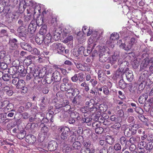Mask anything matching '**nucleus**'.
<instances>
[{"instance_id": "19", "label": "nucleus", "mask_w": 153, "mask_h": 153, "mask_svg": "<svg viewBox=\"0 0 153 153\" xmlns=\"http://www.w3.org/2000/svg\"><path fill=\"white\" fill-rule=\"evenodd\" d=\"M140 140V138L137 136H133L131 137L128 141L131 144L138 143Z\"/></svg>"}, {"instance_id": "23", "label": "nucleus", "mask_w": 153, "mask_h": 153, "mask_svg": "<svg viewBox=\"0 0 153 153\" xmlns=\"http://www.w3.org/2000/svg\"><path fill=\"white\" fill-rule=\"evenodd\" d=\"M35 40L38 45H40L44 43L43 36L42 35H37Z\"/></svg>"}, {"instance_id": "32", "label": "nucleus", "mask_w": 153, "mask_h": 153, "mask_svg": "<svg viewBox=\"0 0 153 153\" xmlns=\"http://www.w3.org/2000/svg\"><path fill=\"white\" fill-rule=\"evenodd\" d=\"M46 28L47 26L46 25H42L39 30V34L38 35L44 36L47 32Z\"/></svg>"}, {"instance_id": "20", "label": "nucleus", "mask_w": 153, "mask_h": 153, "mask_svg": "<svg viewBox=\"0 0 153 153\" xmlns=\"http://www.w3.org/2000/svg\"><path fill=\"white\" fill-rule=\"evenodd\" d=\"M125 72L127 80L129 82H131L134 78L132 71L130 70L127 71Z\"/></svg>"}, {"instance_id": "4", "label": "nucleus", "mask_w": 153, "mask_h": 153, "mask_svg": "<svg viewBox=\"0 0 153 153\" xmlns=\"http://www.w3.org/2000/svg\"><path fill=\"white\" fill-rule=\"evenodd\" d=\"M79 94V91L77 88L72 87L66 91L65 95L68 98H71L73 96Z\"/></svg>"}, {"instance_id": "35", "label": "nucleus", "mask_w": 153, "mask_h": 153, "mask_svg": "<svg viewBox=\"0 0 153 153\" xmlns=\"http://www.w3.org/2000/svg\"><path fill=\"white\" fill-rule=\"evenodd\" d=\"M43 18L42 17L39 16L37 17L36 21V26H40L42 25L43 23Z\"/></svg>"}, {"instance_id": "37", "label": "nucleus", "mask_w": 153, "mask_h": 153, "mask_svg": "<svg viewBox=\"0 0 153 153\" xmlns=\"http://www.w3.org/2000/svg\"><path fill=\"white\" fill-rule=\"evenodd\" d=\"M28 35V31L27 29L25 27V29H23L22 31H21V32L19 33V36L20 38L24 37L26 36V35Z\"/></svg>"}, {"instance_id": "28", "label": "nucleus", "mask_w": 153, "mask_h": 153, "mask_svg": "<svg viewBox=\"0 0 153 153\" xmlns=\"http://www.w3.org/2000/svg\"><path fill=\"white\" fill-rule=\"evenodd\" d=\"M115 141L114 138L111 136L107 135L106 137V141L108 144L110 145L113 144Z\"/></svg>"}, {"instance_id": "11", "label": "nucleus", "mask_w": 153, "mask_h": 153, "mask_svg": "<svg viewBox=\"0 0 153 153\" xmlns=\"http://www.w3.org/2000/svg\"><path fill=\"white\" fill-rule=\"evenodd\" d=\"M36 137L32 134L27 135L25 138V141L30 144H33L36 141Z\"/></svg>"}, {"instance_id": "29", "label": "nucleus", "mask_w": 153, "mask_h": 153, "mask_svg": "<svg viewBox=\"0 0 153 153\" xmlns=\"http://www.w3.org/2000/svg\"><path fill=\"white\" fill-rule=\"evenodd\" d=\"M68 102L67 101H65L64 102V105L62 110L64 111V112H68L70 111L69 110L71 109V106L69 105Z\"/></svg>"}, {"instance_id": "54", "label": "nucleus", "mask_w": 153, "mask_h": 153, "mask_svg": "<svg viewBox=\"0 0 153 153\" xmlns=\"http://www.w3.org/2000/svg\"><path fill=\"white\" fill-rule=\"evenodd\" d=\"M85 48L82 46H80L78 48L77 52H76V53L75 54V55H76V56H78L79 54L82 53L83 52V51Z\"/></svg>"}, {"instance_id": "25", "label": "nucleus", "mask_w": 153, "mask_h": 153, "mask_svg": "<svg viewBox=\"0 0 153 153\" xmlns=\"http://www.w3.org/2000/svg\"><path fill=\"white\" fill-rule=\"evenodd\" d=\"M145 149L149 152H153V141L148 143L145 146Z\"/></svg>"}, {"instance_id": "34", "label": "nucleus", "mask_w": 153, "mask_h": 153, "mask_svg": "<svg viewBox=\"0 0 153 153\" xmlns=\"http://www.w3.org/2000/svg\"><path fill=\"white\" fill-rule=\"evenodd\" d=\"M26 131L24 130H21L17 135V137L20 139H23L26 135Z\"/></svg>"}, {"instance_id": "9", "label": "nucleus", "mask_w": 153, "mask_h": 153, "mask_svg": "<svg viewBox=\"0 0 153 153\" xmlns=\"http://www.w3.org/2000/svg\"><path fill=\"white\" fill-rule=\"evenodd\" d=\"M148 73V71H145L141 74L138 81V83L142 82L144 84H146Z\"/></svg>"}, {"instance_id": "61", "label": "nucleus", "mask_w": 153, "mask_h": 153, "mask_svg": "<svg viewBox=\"0 0 153 153\" xmlns=\"http://www.w3.org/2000/svg\"><path fill=\"white\" fill-rule=\"evenodd\" d=\"M103 131V129L102 127L96 128L95 131L96 133L99 134H101Z\"/></svg>"}, {"instance_id": "8", "label": "nucleus", "mask_w": 153, "mask_h": 153, "mask_svg": "<svg viewBox=\"0 0 153 153\" xmlns=\"http://www.w3.org/2000/svg\"><path fill=\"white\" fill-rule=\"evenodd\" d=\"M25 81L23 80L20 79L16 87L17 88L20 89L22 90L21 93L25 94L27 91V88L25 86Z\"/></svg>"}, {"instance_id": "59", "label": "nucleus", "mask_w": 153, "mask_h": 153, "mask_svg": "<svg viewBox=\"0 0 153 153\" xmlns=\"http://www.w3.org/2000/svg\"><path fill=\"white\" fill-rule=\"evenodd\" d=\"M48 131V128L46 126H44L41 129L42 132L44 134V136H45V135H46Z\"/></svg>"}, {"instance_id": "45", "label": "nucleus", "mask_w": 153, "mask_h": 153, "mask_svg": "<svg viewBox=\"0 0 153 153\" xmlns=\"http://www.w3.org/2000/svg\"><path fill=\"white\" fill-rule=\"evenodd\" d=\"M26 6L24 1H21L20 2L19 9L22 11H24L26 8Z\"/></svg>"}, {"instance_id": "53", "label": "nucleus", "mask_w": 153, "mask_h": 153, "mask_svg": "<svg viewBox=\"0 0 153 153\" xmlns=\"http://www.w3.org/2000/svg\"><path fill=\"white\" fill-rule=\"evenodd\" d=\"M128 141L126 140V138L124 136L121 137L120 138V142L122 145H126Z\"/></svg>"}, {"instance_id": "40", "label": "nucleus", "mask_w": 153, "mask_h": 153, "mask_svg": "<svg viewBox=\"0 0 153 153\" xmlns=\"http://www.w3.org/2000/svg\"><path fill=\"white\" fill-rule=\"evenodd\" d=\"M17 69L16 68H11L9 70V72L12 75V77H13V75L16 76V75H18V76H19V73L17 72Z\"/></svg>"}, {"instance_id": "58", "label": "nucleus", "mask_w": 153, "mask_h": 153, "mask_svg": "<svg viewBox=\"0 0 153 153\" xmlns=\"http://www.w3.org/2000/svg\"><path fill=\"white\" fill-rule=\"evenodd\" d=\"M147 98V97L146 95L144 94L142 95L139 98V102L141 103H143V101H145L146 100Z\"/></svg>"}, {"instance_id": "55", "label": "nucleus", "mask_w": 153, "mask_h": 153, "mask_svg": "<svg viewBox=\"0 0 153 153\" xmlns=\"http://www.w3.org/2000/svg\"><path fill=\"white\" fill-rule=\"evenodd\" d=\"M105 105L104 104H100L97 108L98 111L100 112H103L105 111L106 110V108H104L105 107Z\"/></svg>"}, {"instance_id": "2", "label": "nucleus", "mask_w": 153, "mask_h": 153, "mask_svg": "<svg viewBox=\"0 0 153 153\" xmlns=\"http://www.w3.org/2000/svg\"><path fill=\"white\" fill-rule=\"evenodd\" d=\"M58 131L59 133H61L60 137L62 142L67 141L70 131L69 128L66 126H61L58 128Z\"/></svg>"}, {"instance_id": "39", "label": "nucleus", "mask_w": 153, "mask_h": 153, "mask_svg": "<svg viewBox=\"0 0 153 153\" xmlns=\"http://www.w3.org/2000/svg\"><path fill=\"white\" fill-rule=\"evenodd\" d=\"M80 143L79 142L75 141H74L72 144L71 149L72 150L77 149L80 148Z\"/></svg>"}, {"instance_id": "41", "label": "nucleus", "mask_w": 153, "mask_h": 153, "mask_svg": "<svg viewBox=\"0 0 153 153\" xmlns=\"http://www.w3.org/2000/svg\"><path fill=\"white\" fill-rule=\"evenodd\" d=\"M124 134L126 136L130 137L132 135L130 128L128 127L126 128L124 131Z\"/></svg>"}, {"instance_id": "42", "label": "nucleus", "mask_w": 153, "mask_h": 153, "mask_svg": "<svg viewBox=\"0 0 153 153\" xmlns=\"http://www.w3.org/2000/svg\"><path fill=\"white\" fill-rule=\"evenodd\" d=\"M91 120V119L89 116L85 117L84 115V117H82V119L81 120V122L82 123H89Z\"/></svg>"}, {"instance_id": "43", "label": "nucleus", "mask_w": 153, "mask_h": 153, "mask_svg": "<svg viewBox=\"0 0 153 153\" xmlns=\"http://www.w3.org/2000/svg\"><path fill=\"white\" fill-rule=\"evenodd\" d=\"M38 75H35V74L36 73H35L34 74H33V76L35 77H38L39 78H42L46 74L45 72H42L41 71V72H37V73Z\"/></svg>"}, {"instance_id": "12", "label": "nucleus", "mask_w": 153, "mask_h": 153, "mask_svg": "<svg viewBox=\"0 0 153 153\" xmlns=\"http://www.w3.org/2000/svg\"><path fill=\"white\" fill-rule=\"evenodd\" d=\"M72 86V84L68 83L67 84L61 83L60 85V89L61 91H66L68 90Z\"/></svg>"}, {"instance_id": "7", "label": "nucleus", "mask_w": 153, "mask_h": 153, "mask_svg": "<svg viewBox=\"0 0 153 153\" xmlns=\"http://www.w3.org/2000/svg\"><path fill=\"white\" fill-rule=\"evenodd\" d=\"M36 27L35 20H32L29 24L27 29V30L28 31V35L30 37H31L33 36Z\"/></svg>"}, {"instance_id": "3", "label": "nucleus", "mask_w": 153, "mask_h": 153, "mask_svg": "<svg viewBox=\"0 0 153 153\" xmlns=\"http://www.w3.org/2000/svg\"><path fill=\"white\" fill-rule=\"evenodd\" d=\"M150 63H153V58H149L146 57L144 58L140 65V70L141 71L146 70L148 68Z\"/></svg>"}, {"instance_id": "44", "label": "nucleus", "mask_w": 153, "mask_h": 153, "mask_svg": "<svg viewBox=\"0 0 153 153\" xmlns=\"http://www.w3.org/2000/svg\"><path fill=\"white\" fill-rule=\"evenodd\" d=\"M70 112V111H69L68 112H64L62 114L60 117L61 118L63 119V120H66L68 117L70 115L69 112Z\"/></svg>"}, {"instance_id": "24", "label": "nucleus", "mask_w": 153, "mask_h": 153, "mask_svg": "<svg viewBox=\"0 0 153 153\" xmlns=\"http://www.w3.org/2000/svg\"><path fill=\"white\" fill-rule=\"evenodd\" d=\"M96 37V36H93L92 35L88 40V44L89 45H91L90 47L92 46V48H94L96 45V44L94 43L95 40L94 39Z\"/></svg>"}, {"instance_id": "31", "label": "nucleus", "mask_w": 153, "mask_h": 153, "mask_svg": "<svg viewBox=\"0 0 153 153\" xmlns=\"http://www.w3.org/2000/svg\"><path fill=\"white\" fill-rule=\"evenodd\" d=\"M120 37L119 33L114 32L112 33L110 36V41H114L118 39Z\"/></svg>"}, {"instance_id": "5", "label": "nucleus", "mask_w": 153, "mask_h": 153, "mask_svg": "<svg viewBox=\"0 0 153 153\" xmlns=\"http://www.w3.org/2000/svg\"><path fill=\"white\" fill-rule=\"evenodd\" d=\"M120 52L119 51H116L114 55L111 57L110 62L113 65V67L116 68L117 67L118 60L119 59H122L119 55Z\"/></svg>"}, {"instance_id": "15", "label": "nucleus", "mask_w": 153, "mask_h": 153, "mask_svg": "<svg viewBox=\"0 0 153 153\" xmlns=\"http://www.w3.org/2000/svg\"><path fill=\"white\" fill-rule=\"evenodd\" d=\"M67 141L65 142H61V145L63 146L62 150L63 152H68L72 150L70 146H68L66 143Z\"/></svg>"}, {"instance_id": "48", "label": "nucleus", "mask_w": 153, "mask_h": 153, "mask_svg": "<svg viewBox=\"0 0 153 153\" xmlns=\"http://www.w3.org/2000/svg\"><path fill=\"white\" fill-rule=\"evenodd\" d=\"M24 1L27 6L33 7L34 4H35L36 3L33 2L32 0H25Z\"/></svg>"}, {"instance_id": "33", "label": "nucleus", "mask_w": 153, "mask_h": 153, "mask_svg": "<svg viewBox=\"0 0 153 153\" xmlns=\"http://www.w3.org/2000/svg\"><path fill=\"white\" fill-rule=\"evenodd\" d=\"M61 46V43L56 42L53 43L51 46V49L53 51L56 52L58 48Z\"/></svg>"}, {"instance_id": "10", "label": "nucleus", "mask_w": 153, "mask_h": 153, "mask_svg": "<svg viewBox=\"0 0 153 153\" xmlns=\"http://www.w3.org/2000/svg\"><path fill=\"white\" fill-rule=\"evenodd\" d=\"M58 146V144L56 141L54 140H52L49 143L48 148L49 150L53 151L56 149Z\"/></svg>"}, {"instance_id": "16", "label": "nucleus", "mask_w": 153, "mask_h": 153, "mask_svg": "<svg viewBox=\"0 0 153 153\" xmlns=\"http://www.w3.org/2000/svg\"><path fill=\"white\" fill-rule=\"evenodd\" d=\"M17 40L15 39H14L10 41L9 45L10 49L15 50L17 48Z\"/></svg>"}, {"instance_id": "51", "label": "nucleus", "mask_w": 153, "mask_h": 153, "mask_svg": "<svg viewBox=\"0 0 153 153\" xmlns=\"http://www.w3.org/2000/svg\"><path fill=\"white\" fill-rule=\"evenodd\" d=\"M126 85L127 84L126 83L123 79H122L120 80L119 83V86L120 88L124 89L126 87Z\"/></svg>"}, {"instance_id": "1", "label": "nucleus", "mask_w": 153, "mask_h": 153, "mask_svg": "<svg viewBox=\"0 0 153 153\" xmlns=\"http://www.w3.org/2000/svg\"><path fill=\"white\" fill-rule=\"evenodd\" d=\"M137 40L136 39L132 38L126 44L122 43L121 40L118 41L117 44L120 48L124 49L126 51H128L130 50L133 46L137 45Z\"/></svg>"}, {"instance_id": "14", "label": "nucleus", "mask_w": 153, "mask_h": 153, "mask_svg": "<svg viewBox=\"0 0 153 153\" xmlns=\"http://www.w3.org/2000/svg\"><path fill=\"white\" fill-rule=\"evenodd\" d=\"M109 54H100L99 60L101 62H106L109 59Z\"/></svg>"}, {"instance_id": "13", "label": "nucleus", "mask_w": 153, "mask_h": 153, "mask_svg": "<svg viewBox=\"0 0 153 153\" xmlns=\"http://www.w3.org/2000/svg\"><path fill=\"white\" fill-rule=\"evenodd\" d=\"M52 77L55 82L59 81L61 79V77L59 73L57 71H55L52 74Z\"/></svg>"}, {"instance_id": "60", "label": "nucleus", "mask_w": 153, "mask_h": 153, "mask_svg": "<svg viewBox=\"0 0 153 153\" xmlns=\"http://www.w3.org/2000/svg\"><path fill=\"white\" fill-rule=\"evenodd\" d=\"M82 144L83 145L86 147L85 148H90V147L91 146V142L90 141H84L83 142Z\"/></svg>"}, {"instance_id": "18", "label": "nucleus", "mask_w": 153, "mask_h": 153, "mask_svg": "<svg viewBox=\"0 0 153 153\" xmlns=\"http://www.w3.org/2000/svg\"><path fill=\"white\" fill-rule=\"evenodd\" d=\"M100 54H109V50L107 47L103 46H100L99 48Z\"/></svg>"}, {"instance_id": "63", "label": "nucleus", "mask_w": 153, "mask_h": 153, "mask_svg": "<svg viewBox=\"0 0 153 153\" xmlns=\"http://www.w3.org/2000/svg\"><path fill=\"white\" fill-rule=\"evenodd\" d=\"M73 39V37L72 36H68V37L65 39L64 41V42L65 43H68V42L72 41Z\"/></svg>"}, {"instance_id": "27", "label": "nucleus", "mask_w": 153, "mask_h": 153, "mask_svg": "<svg viewBox=\"0 0 153 153\" xmlns=\"http://www.w3.org/2000/svg\"><path fill=\"white\" fill-rule=\"evenodd\" d=\"M96 153H108V151L105 147L101 148L99 146L96 149Z\"/></svg>"}, {"instance_id": "6", "label": "nucleus", "mask_w": 153, "mask_h": 153, "mask_svg": "<svg viewBox=\"0 0 153 153\" xmlns=\"http://www.w3.org/2000/svg\"><path fill=\"white\" fill-rule=\"evenodd\" d=\"M128 62L123 59H119L118 60L117 65V66L119 65V68L125 71V72L128 70Z\"/></svg>"}, {"instance_id": "52", "label": "nucleus", "mask_w": 153, "mask_h": 153, "mask_svg": "<svg viewBox=\"0 0 153 153\" xmlns=\"http://www.w3.org/2000/svg\"><path fill=\"white\" fill-rule=\"evenodd\" d=\"M33 7H34V15L35 14L37 11L39 12V13H40V11L41 10V8L39 5L37 4V3H36L35 4H34Z\"/></svg>"}, {"instance_id": "47", "label": "nucleus", "mask_w": 153, "mask_h": 153, "mask_svg": "<svg viewBox=\"0 0 153 153\" xmlns=\"http://www.w3.org/2000/svg\"><path fill=\"white\" fill-rule=\"evenodd\" d=\"M134 109L136 112L138 113H139V111H142L141 108L137 107V108H129L127 109V112L128 113H132L134 111Z\"/></svg>"}, {"instance_id": "36", "label": "nucleus", "mask_w": 153, "mask_h": 153, "mask_svg": "<svg viewBox=\"0 0 153 153\" xmlns=\"http://www.w3.org/2000/svg\"><path fill=\"white\" fill-rule=\"evenodd\" d=\"M28 35V31L27 29L25 27V29H23L22 31H21V32L19 33V36L20 38L24 37L26 36V35Z\"/></svg>"}, {"instance_id": "30", "label": "nucleus", "mask_w": 153, "mask_h": 153, "mask_svg": "<svg viewBox=\"0 0 153 153\" xmlns=\"http://www.w3.org/2000/svg\"><path fill=\"white\" fill-rule=\"evenodd\" d=\"M81 33L80 32H79L77 34V39H78V42L80 44H82L85 42V39L83 37V35L82 34L81 36H80V33Z\"/></svg>"}, {"instance_id": "64", "label": "nucleus", "mask_w": 153, "mask_h": 153, "mask_svg": "<svg viewBox=\"0 0 153 153\" xmlns=\"http://www.w3.org/2000/svg\"><path fill=\"white\" fill-rule=\"evenodd\" d=\"M32 53L36 56H38L40 54V52L36 48H34L32 50Z\"/></svg>"}, {"instance_id": "38", "label": "nucleus", "mask_w": 153, "mask_h": 153, "mask_svg": "<svg viewBox=\"0 0 153 153\" xmlns=\"http://www.w3.org/2000/svg\"><path fill=\"white\" fill-rule=\"evenodd\" d=\"M140 60L139 58L136 59L132 62L131 64L133 68H136L139 66Z\"/></svg>"}, {"instance_id": "17", "label": "nucleus", "mask_w": 153, "mask_h": 153, "mask_svg": "<svg viewBox=\"0 0 153 153\" xmlns=\"http://www.w3.org/2000/svg\"><path fill=\"white\" fill-rule=\"evenodd\" d=\"M21 47L24 50L28 51L32 50V48L29 44L24 42H21L20 44Z\"/></svg>"}, {"instance_id": "62", "label": "nucleus", "mask_w": 153, "mask_h": 153, "mask_svg": "<svg viewBox=\"0 0 153 153\" xmlns=\"http://www.w3.org/2000/svg\"><path fill=\"white\" fill-rule=\"evenodd\" d=\"M78 79L80 82L82 81L84 79V74L82 73H80L77 74Z\"/></svg>"}, {"instance_id": "46", "label": "nucleus", "mask_w": 153, "mask_h": 153, "mask_svg": "<svg viewBox=\"0 0 153 153\" xmlns=\"http://www.w3.org/2000/svg\"><path fill=\"white\" fill-rule=\"evenodd\" d=\"M18 75H17L16 76H15V75L13 76L12 78H13V79L12 80V83L16 86L20 80L18 77Z\"/></svg>"}, {"instance_id": "26", "label": "nucleus", "mask_w": 153, "mask_h": 153, "mask_svg": "<svg viewBox=\"0 0 153 153\" xmlns=\"http://www.w3.org/2000/svg\"><path fill=\"white\" fill-rule=\"evenodd\" d=\"M70 117L71 118H76L77 120H79L81 119V117L79 116L78 113L76 112H72L70 111L69 112Z\"/></svg>"}, {"instance_id": "56", "label": "nucleus", "mask_w": 153, "mask_h": 153, "mask_svg": "<svg viewBox=\"0 0 153 153\" xmlns=\"http://www.w3.org/2000/svg\"><path fill=\"white\" fill-rule=\"evenodd\" d=\"M114 147V149L117 151L118 153H120V152H121V147L119 143H117L115 144Z\"/></svg>"}, {"instance_id": "50", "label": "nucleus", "mask_w": 153, "mask_h": 153, "mask_svg": "<svg viewBox=\"0 0 153 153\" xmlns=\"http://www.w3.org/2000/svg\"><path fill=\"white\" fill-rule=\"evenodd\" d=\"M32 59H31L30 56L27 57L24 61V64H25L26 65L28 66L32 63Z\"/></svg>"}, {"instance_id": "57", "label": "nucleus", "mask_w": 153, "mask_h": 153, "mask_svg": "<svg viewBox=\"0 0 153 153\" xmlns=\"http://www.w3.org/2000/svg\"><path fill=\"white\" fill-rule=\"evenodd\" d=\"M103 93L107 97L109 94V91L108 88L105 85L102 87Z\"/></svg>"}, {"instance_id": "22", "label": "nucleus", "mask_w": 153, "mask_h": 153, "mask_svg": "<svg viewBox=\"0 0 153 153\" xmlns=\"http://www.w3.org/2000/svg\"><path fill=\"white\" fill-rule=\"evenodd\" d=\"M125 73V71L119 68L116 73L115 76L117 78H122Z\"/></svg>"}, {"instance_id": "49", "label": "nucleus", "mask_w": 153, "mask_h": 153, "mask_svg": "<svg viewBox=\"0 0 153 153\" xmlns=\"http://www.w3.org/2000/svg\"><path fill=\"white\" fill-rule=\"evenodd\" d=\"M65 49V48L63 45L61 44V46L60 47L58 48V49L57 50L56 52L58 53L64 55V51Z\"/></svg>"}, {"instance_id": "21", "label": "nucleus", "mask_w": 153, "mask_h": 153, "mask_svg": "<svg viewBox=\"0 0 153 153\" xmlns=\"http://www.w3.org/2000/svg\"><path fill=\"white\" fill-rule=\"evenodd\" d=\"M44 43L45 45H48L51 42L52 37L50 33H48L45 36H43Z\"/></svg>"}]
</instances>
